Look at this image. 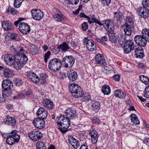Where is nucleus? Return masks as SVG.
I'll return each mask as SVG.
<instances>
[{"label": "nucleus", "instance_id": "nucleus-44", "mask_svg": "<svg viewBox=\"0 0 149 149\" xmlns=\"http://www.w3.org/2000/svg\"><path fill=\"white\" fill-rule=\"evenodd\" d=\"M14 84L17 86H20L23 83V81L19 78H15L14 80Z\"/></svg>", "mask_w": 149, "mask_h": 149}, {"label": "nucleus", "instance_id": "nucleus-24", "mask_svg": "<svg viewBox=\"0 0 149 149\" xmlns=\"http://www.w3.org/2000/svg\"><path fill=\"white\" fill-rule=\"evenodd\" d=\"M68 75L70 80L71 81L76 80L78 77L77 72L73 70H70L68 72Z\"/></svg>", "mask_w": 149, "mask_h": 149}, {"label": "nucleus", "instance_id": "nucleus-5", "mask_svg": "<svg viewBox=\"0 0 149 149\" xmlns=\"http://www.w3.org/2000/svg\"><path fill=\"white\" fill-rule=\"evenodd\" d=\"M62 63L61 60L58 58H54L49 61L48 67L51 70L53 71H56L61 68Z\"/></svg>", "mask_w": 149, "mask_h": 149}, {"label": "nucleus", "instance_id": "nucleus-63", "mask_svg": "<svg viewBox=\"0 0 149 149\" xmlns=\"http://www.w3.org/2000/svg\"><path fill=\"white\" fill-rule=\"evenodd\" d=\"M114 80L116 81H118L120 80V76L118 74L115 75L113 77Z\"/></svg>", "mask_w": 149, "mask_h": 149}, {"label": "nucleus", "instance_id": "nucleus-53", "mask_svg": "<svg viewBox=\"0 0 149 149\" xmlns=\"http://www.w3.org/2000/svg\"><path fill=\"white\" fill-rule=\"evenodd\" d=\"M111 2V0H101V2L102 4L104 5L107 6L109 5Z\"/></svg>", "mask_w": 149, "mask_h": 149}, {"label": "nucleus", "instance_id": "nucleus-59", "mask_svg": "<svg viewBox=\"0 0 149 149\" xmlns=\"http://www.w3.org/2000/svg\"><path fill=\"white\" fill-rule=\"evenodd\" d=\"M24 18H19L16 21L14 22V24L16 26H17L18 24L20 22L22 21L23 19H24Z\"/></svg>", "mask_w": 149, "mask_h": 149}, {"label": "nucleus", "instance_id": "nucleus-16", "mask_svg": "<svg viewBox=\"0 0 149 149\" xmlns=\"http://www.w3.org/2000/svg\"><path fill=\"white\" fill-rule=\"evenodd\" d=\"M122 28L123 29L125 35L130 36L134 31V26L123 24Z\"/></svg>", "mask_w": 149, "mask_h": 149}, {"label": "nucleus", "instance_id": "nucleus-7", "mask_svg": "<svg viewBox=\"0 0 149 149\" xmlns=\"http://www.w3.org/2000/svg\"><path fill=\"white\" fill-rule=\"evenodd\" d=\"M75 59L72 56H66L63 58L61 61L64 65L65 68H70L74 65V63Z\"/></svg>", "mask_w": 149, "mask_h": 149}, {"label": "nucleus", "instance_id": "nucleus-25", "mask_svg": "<svg viewBox=\"0 0 149 149\" xmlns=\"http://www.w3.org/2000/svg\"><path fill=\"white\" fill-rule=\"evenodd\" d=\"M27 77L29 79L34 83H38L40 79L36 75L32 72H30L27 75Z\"/></svg>", "mask_w": 149, "mask_h": 149}, {"label": "nucleus", "instance_id": "nucleus-38", "mask_svg": "<svg viewBox=\"0 0 149 149\" xmlns=\"http://www.w3.org/2000/svg\"><path fill=\"white\" fill-rule=\"evenodd\" d=\"M17 50V53L16 54V55L17 56V57L19 56V57H21L22 56L24 57V56H26L24 54V50L22 47H19Z\"/></svg>", "mask_w": 149, "mask_h": 149}, {"label": "nucleus", "instance_id": "nucleus-18", "mask_svg": "<svg viewBox=\"0 0 149 149\" xmlns=\"http://www.w3.org/2000/svg\"><path fill=\"white\" fill-rule=\"evenodd\" d=\"M133 50L134 55L136 58H142L144 57L143 49L141 47H135Z\"/></svg>", "mask_w": 149, "mask_h": 149}, {"label": "nucleus", "instance_id": "nucleus-57", "mask_svg": "<svg viewBox=\"0 0 149 149\" xmlns=\"http://www.w3.org/2000/svg\"><path fill=\"white\" fill-rule=\"evenodd\" d=\"M79 15L81 17H84L85 18L88 19H90V18L87 15H85L84 13H81Z\"/></svg>", "mask_w": 149, "mask_h": 149}, {"label": "nucleus", "instance_id": "nucleus-54", "mask_svg": "<svg viewBox=\"0 0 149 149\" xmlns=\"http://www.w3.org/2000/svg\"><path fill=\"white\" fill-rule=\"evenodd\" d=\"M88 24L85 22L83 23L82 25V28L84 31H86L88 28Z\"/></svg>", "mask_w": 149, "mask_h": 149}, {"label": "nucleus", "instance_id": "nucleus-20", "mask_svg": "<svg viewBox=\"0 0 149 149\" xmlns=\"http://www.w3.org/2000/svg\"><path fill=\"white\" fill-rule=\"evenodd\" d=\"M36 113L39 118L42 119L46 118L48 115L46 111L42 107L40 108L37 111Z\"/></svg>", "mask_w": 149, "mask_h": 149}, {"label": "nucleus", "instance_id": "nucleus-3", "mask_svg": "<svg viewBox=\"0 0 149 149\" xmlns=\"http://www.w3.org/2000/svg\"><path fill=\"white\" fill-rule=\"evenodd\" d=\"M19 133V132L15 130L12 131L10 133H9L8 135H9V137L6 140L7 143L12 145L18 142L19 141L20 138V135Z\"/></svg>", "mask_w": 149, "mask_h": 149}, {"label": "nucleus", "instance_id": "nucleus-32", "mask_svg": "<svg viewBox=\"0 0 149 149\" xmlns=\"http://www.w3.org/2000/svg\"><path fill=\"white\" fill-rule=\"evenodd\" d=\"M58 48L59 49H61L63 52H65L68 49H71L68 45L65 42L59 45L58 47Z\"/></svg>", "mask_w": 149, "mask_h": 149}, {"label": "nucleus", "instance_id": "nucleus-47", "mask_svg": "<svg viewBox=\"0 0 149 149\" xmlns=\"http://www.w3.org/2000/svg\"><path fill=\"white\" fill-rule=\"evenodd\" d=\"M144 95L146 97L149 98V85L148 86L145 88Z\"/></svg>", "mask_w": 149, "mask_h": 149}, {"label": "nucleus", "instance_id": "nucleus-51", "mask_svg": "<svg viewBox=\"0 0 149 149\" xmlns=\"http://www.w3.org/2000/svg\"><path fill=\"white\" fill-rule=\"evenodd\" d=\"M53 11L54 14L58 16L61 14V12L59 10L56 8H54L53 9Z\"/></svg>", "mask_w": 149, "mask_h": 149}, {"label": "nucleus", "instance_id": "nucleus-52", "mask_svg": "<svg viewBox=\"0 0 149 149\" xmlns=\"http://www.w3.org/2000/svg\"><path fill=\"white\" fill-rule=\"evenodd\" d=\"M142 7H148L149 6V0H143L142 2Z\"/></svg>", "mask_w": 149, "mask_h": 149}, {"label": "nucleus", "instance_id": "nucleus-15", "mask_svg": "<svg viewBox=\"0 0 149 149\" xmlns=\"http://www.w3.org/2000/svg\"><path fill=\"white\" fill-rule=\"evenodd\" d=\"M134 41L140 47H145L146 45V40L141 35L135 36Z\"/></svg>", "mask_w": 149, "mask_h": 149}, {"label": "nucleus", "instance_id": "nucleus-21", "mask_svg": "<svg viewBox=\"0 0 149 149\" xmlns=\"http://www.w3.org/2000/svg\"><path fill=\"white\" fill-rule=\"evenodd\" d=\"M15 57L12 54H9L6 55L5 57V61L8 65H13L15 60Z\"/></svg>", "mask_w": 149, "mask_h": 149}, {"label": "nucleus", "instance_id": "nucleus-4", "mask_svg": "<svg viewBox=\"0 0 149 149\" xmlns=\"http://www.w3.org/2000/svg\"><path fill=\"white\" fill-rule=\"evenodd\" d=\"M92 19L95 23L97 24L100 26L105 25L106 29L107 32H110L111 30H113L112 28L114 26V22L111 19L105 20L102 21L103 24L101 23L99 20L97 19L95 17H93Z\"/></svg>", "mask_w": 149, "mask_h": 149}, {"label": "nucleus", "instance_id": "nucleus-1", "mask_svg": "<svg viewBox=\"0 0 149 149\" xmlns=\"http://www.w3.org/2000/svg\"><path fill=\"white\" fill-rule=\"evenodd\" d=\"M76 111L74 109L70 108L65 111V115H61L57 117L56 120L58 124L61 127H58L59 130L63 133H65L70 125V121L69 118H74L76 116Z\"/></svg>", "mask_w": 149, "mask_h": 149}, {"label": "nucleus", "instance_id": "nucleus-37", "mask_svg": "<svg viewBox=\"0 0 149 149\" xmlns=\"http://www.w3.org/2000/svg\"><path fill=\"white\" fill-rule=\"evenodd\" d=\"M102 91L104 95H109L111 92V89L109 86L106 85H104L102 87Z\"/></svg>", "mask_w": 149, "mask_h": 149}, {"label": "nucleus", "instance_id": "nucleus-26", "mask_svg": "<svg viewBox=\"0 0 149 149\" xmlns=\"http://www.w3.org/2000/svg\"><path fill=\"white\" fill-rule=\"evenodd\" d=\"M108 32L109 40L112 43L116 42L118 38L117 34L114 33L113 30H111L110 32Z\"/></svg>", "mask_w": 149, "mask_h": 149}, {"label": "nucleus", "instance_id": "nucleus-36", "mask_svg": "<svg viewBox=\"0 0 149 149\" xmlns=\"http://www.w3.org/2000/svg\"><path fill=\"white\" fill-rule=\"evenodd\" d=\"M37 149H46L45 142L42 141H38L36 143Z\"/></svg>", "mask_w": 149, "mask_h": 149}, {"label": "nucleus", "instance_id": "nucleus-58", "mask_svg": "<svg viewBox=\"0 0 149 149\" xmlns=\"http://www.w3.org/2000/svg\"><path fill=\"white\" fill-rule=\"evenodd\" d=\"M70 44L71 47H72L74 48L77 47L78 45L77 43L74 41H72L70 42Z\"/></svg>", "mask_w": 149, "mask_h": 149}, {"label": "nucleus", "instance_id": "nucleus-8", "mask_svg": "<svg viewBox=\"0 0 149 149\" xmlns=\"http://www.w3.org/2000/svg\"><path fill=\"white\" fill-rule=\"evenodd\" d=\"M83 42L85 44H86L87 49L89 51L93 52L96 50V45L93 40L88 39L85 38L83 40Z\"/></svg>", "mask_w": 149, "mask_h": 149}, {"label": "nucleus", "instance_id": "nucleus-49", "mask_svg": "<svg viewBox=\"0 0 149 149\" xmlns=\"http://www.w3.org/2000/svg\"><path fill=\"white\" fill-rule=\"evenodd\" d=\"M81 97H82V100L83 101H88L91 98V96L88 94L83 95Z\"/></svg>", "mask_w": 149, "mask_h": 149}, {"label": "nucleus", "instance_id": "nucleus-46", "mask_svg": "<svg viewBox=\"0 0 149 149\" xmlns=\"http://www.w3.org/2000/svg\"><path fill=\"white\" fill-rule=\"evenodd\" d=\"M46 76L44 74H40V80L41 83L42 84H44L46 82Z\"/></svg>", "mask_w": 149, "mask_h": 149}, {"label": "nucleus", "instance_id": "nucleus-27", "mask_svg": "<svg viewBox=\"0 0 149 149\" xmlns=\"http://www.w3.org/2000/svg\"><path fill=\"white\" fill-rule=\"evenodd\" d=\"M123 17V14L120 11H118L114 13V19H116L118 22L120 23L122 22Z\"/></svg>", "mask_w": 149, "mask_h": 149}, {"label": "nucleus", "instance_id": "nucleus-22", "mask_svg": "<svg viewBox=\"0 0 149 149\" xmlns=\"http://www.w3.org/2000/svg\"><path fill=\"white\" fill-rule=\"evenodd\" d=\"M13 25L9 21H3L2 23V27L6 31L11 30L13 29Z\"/></svg>", "mask_w": 149, "mask_h": 149}, {"label": "nucleus", "instance_id": "nucleus-40", "mask_svg": "<svg viewBox=\"0 0 149 149\" xmlns=\"http://www.w3.org/2000/svg\"><path fill=\"white\" fill-rule=\"evenodd\" d=\"M118 36L119 38H118V40L120 44H121L123 43L126 41V36L125 35L121 34Z\"/></svg>", "mask_w": 149, "mask_h": 149}, {"label": "nucleus", "instance_id": "nucleus-64", "mask_svg": "<svg viewBox=\"0 0 149 149\" xmlns=\"http://www.w3.org/2000/svg\"><path fill=\"white\" fill-rule=\"evenodd\" d=\"M93 123H99L100 122L99 120L96 117H94L92 120Z\"/></svg>", "mask_w": 149, "mask_h": 149}, {"label": "nucleus", "instance_id": "nucleus-30", "mask_svg": "<svg viewBox=\"0 0 149 149\" xmlns=\"http://www.w3.org/2000/svg\"><path fill=\"white\" fill-rule=\"evenodd\" d=\"M124 18L125 21L124 24L134 26V20L130 16H126Z\"/></svg>", "mask_w": 149, "mask_h": 149}, {"label": "nucleus", "instance_id": "nucleus-39", "mask_svg": "<svg viewBox=\"0 0 149 149\" xmlns=\"http://www.w3.org/2000/svg\"><path fill=\"white\" fill-rule=\"evenodd\" d=\"M131 120L132 122L136 124H139V121L137 116L134 114L132 113L130 116Z\"/></svg>", "mask_w": 149, "mask_h": 149}, {"label": "nucleus", "instance_id": "nucleus-61", "mask_svg": "<svg viewBox=\"0 0 149 149\" xmlns=\"http://www.w3.org/2000/svg\"><path fill=\"white\" fill-rule=\"evenodd\" d=\"M19 47H15L14 45L10 47V49L11 50L17 52L18 51V48Z\"/></svg>", "mask_w": 149, "mask_h": 149}, {"label": "nucleus", "instance_id": "nucleus-50", "mask_svg": "<svg viewBox=\"0 0 149 149\" xmlns=\"http://www.w3.org/2000/svg\"><path fill=\"white\" fill-rule=\"evenodd\" d=\"M51 53L50 51H48L45 55L44 60L45 62H47V59L49 58Z\"/></svg>", "mask_w": 149, "mask_h": 149}, {"label": "nucleus", "instance_id": "nucleus-13", "mask_svg": "<svg viewBox=\"0 0 149 149\" xmlns=\"http://www.w3.org/2000/svg\"><path fill=\"white\" fill-rule=\"evenodd\" d=\"M19 29L21 33L24 34H27L30 31V28L29 26L24 23H20L19 25Z\"/></svg>", "mask_w": 149, "mask_h": 149}, {"label": "nucleus", "instance_id": "nucleus-45", "mask_svg": "<svg viewBox=\"0 0 149 149\" xmlns=\"http://www.w3.org/2000/svg\"><path fill=\"white\" fill-rule=\"evenodd\" d=\"M23 1V0H15L14 3V6L16 8L19 7Z\"/></svg>", "mask_w": 149, "mask_h": 149}, {"label": "nucleus", "instance_id": "nucleus-41", "mask_svg": "<svg viewBox=\"0 0 149 149\" xmlns=\"http://www.w3.org/2000/svg\"><path fill=\"white\" fill-rule=\"evenodd\" d=\"M140 80L146 84L148 85L149 83V79L147 76L141 75L140 76Z\"/></svg>", "mask_w": 149, "mask_h": 149}, {"label": "nucleus", "instance_id": "nucleus-28", "mask_svg": "<svg viewBox=\"0 0 149 149\" xmlns=\"http://www.w3.org/2000/svg\"><path fill=\"white\" fill-rule=\"evenodd\" d=\"M95 60L99 64H102L104 65H106V63L105 60L103 59V55L101 54H97L96 56Z\"/></svg>", "mask_w": 149, "mask_h": 149}, {"label": "nucleus", "instance_id": "nucleus-9", "mask_svg": "<svg viewBox=\"0 0 149 149\" xmlns=\"http://www.w3.org/2000/svg\"><path fill=\"white\" fill-rule=\"evenodd\" d=\"M134 43L131 40H126L124 46V52L126 54H128L131 51H133L135 47H134Z\"/></svg>", "mask_w": 149, "mask_h": 149}, {"label": "nucleus", "instance_id": "nucleus-23", "mask_svg": "<svg viewBox=\"0 0 149 149\" xmlns=\"http://www.w3.org/2000/svg\"><path fill=\"white\" fill-rule=\"evenodd\" d=\"M68 140L69 143L75 149H77L80 146V143L79 141L73 137H69Z\"/></svg>", "mask_w": 149, "mask_h": 149}, {"label": "nucleus", "instance_id": "nucleus-31", "mask_svg": "<svg viewBox=\"0 0 149 149\" xmlns=\"http://www.w3.org/2000/svg\"><path fill=\"white\" fill-rule=\"evenodd\" d=\"M91 107L94 111H98L100 108V103L96 101L92 100L91 102Z\"/></svg>", "mask_w": 149, "mask_h": 149}, {"label": "nucleus", "instance_id": "nucleus-2", "mask_svg": "<svg viewBox=\"0 0 149 149\" xmlns=\"http://www.w3.org/2000/svg\"><path fill=\"white\" fill-rule=\"evenodd\" d=\"M69 88L70 91L74 97H81L83 95V92L82 88L77 84H70L69 86Z\"/></svg>", "mask_w": 149, "mask_h": 149}, {"label": "nucleus", "instance_id": "nucleus-42", "mask_svg": "<svg viewBox=\"0 0 149 149\" xmlns=\"http://www.w3.org/2000/svg\"><path fill=\"white\" fill-rule=\"evenodd\" d=\"M10 37L12 40L15 41H19L21 39L20 36L17 34L15 33H11L10 35Z\"/></svg>", "mask_w": 149, "mask_h": 149}, {"label": "nucleus", "instance_id": "nucleus-11", "mask_svg": "<svg viewBox=\"0 0 149 149\" xmlns=\"http://www.w3.org/2000/svg\"><path fill=\"white\" fill-rule=\"evenodd\" d=\"M31 13L33 18L37 20H41L44 17L43 13L40 10L38 9H32Z\"/></svg>", "mask_w": 149, "mask_h": 149}, {"label": "nucleus", "instance_id": "nucleus-14", "mask_svg": "<svg viewBox=\"0 0 149 149\" xmlns=\"http://www.w3.org/2000/svg\"><path fill=\"white\" fill-rule=\"evenodd\" d=\"M44 120L40 118H36L33 120V123L36 128L41 129L45 126V122Z\"/></svg>", "mask_w": 149, "mask_h": 149}, {"label": "nucleus", "instance_id": "nucleus-19", "mask_svg": "<svg viewBox=\"0 0 149 149\" xmlns=\"http://www.w3.org/2000/svg\"><path fill=\"white\" fill-rule=\"evenodd\" d=\"M2 87L5 91H10L13 87V84L9 80H4L2 82Z\"/></svg>", "mask_w": 149, "mask_h": 149}, {"label": "nucleus", "instance_id": "nucleus-35", "mask_svg": "<svg viewBox=\"0 0 149 149\" xmlns=\"http://www.w3.org/2000/svg\"><path fill=\"white\" fill-rule=\"evenodd\" d=\"M114 95L116 97L120 98L123 99L125 97V95L123 92L120 90H115Z\"/></svg>", "mask_w": 149, "mask_h": 149}, {"label": "nucleus", "instance_id": "nucleus-62", "mask_svg": "<svg viewBox=\"0 0 149 149\" xmlns=\"http://www.w3.org/2000/svg\"><path fill=\"white\" fill-rule=\"evenodd\" d=\"M54 18L55 19V20L58 22H61L62 21L61 19L59 17H57L56 15L53 16Z\"/></svg>", "mask_w": 149, "mask_h": 149}, {"label": "nucleus", "instance_id": "nucleus-55", "mask_svg": "<svg viewBox=\"0 0 149 149\" xmlns=\"http://www.w3.org/2000/svg\"><path fill=\"white\" fill-rule=\"evenodd\" d=\"M7 11L14 15L16 13V11L13 8H11L10 7H9L7 10Z\"/></svg>", "mask_w": 149, "mask_h": 149}, {"label": "nucleus", "instance_id": "nucleus-56", "mask_svg": "<svg viewBox=\"0 0 149 149\" xmlns=\"http://www.w3.org/2000/svg\"><path fill=\"white\" fill-rule=\"evenodd\" d=\"M89 134L90 136H96V135H97L98 133L97 132L94 130H93L90 131L89 133Z\"/></svg>", "mask_w": 149, "mask_h": 149}, {"label": "nucleus", "instance_id": "nucleus-12", "mask_svg": "<svg viewBox=\"0 0 149 149\" xmlns=\"http://www.w3.org/2000/svg\"><path fill=\"white\" fill-rule=\"evenodd\" d=\"M137 12L139 13V15L144 18L148 17L149 16V10L145 7H140L137 9Z\"/></svg>", "mask_w": 149, "mask_h": 149}, {"label": "nucleus", "instance_id": "nucleus-29", "mask_svg": "<svg viewBox=\"0 0 149 149\" xmlns=\"http://www.w3.org/2000/svg\"><path fill=\"white\" fill-rule=\"evenodd\" d=\"M42 103L44 107L47 109H51L53 107V103L52 101L48 99H44Z\"/></svg>", "mask_w": 149, "mask_h": 149}, {"label": "nucleus", "instance_id": "nucleus-60", "mask_svg": "<svg viewBox=\"0 0 149 149\" xmlns=\"http://www.w3.org/2000/svg\"><path fill=\"white\" fill-rule=\"evenodd\" d=\"M5 95H4V97L5 98H6V97H8V96L11 95V92L10 91H10H6L5 92ZM6 99H5V100Z\"/></svg>", "mask_w": 149, "mask_h": 149}, {"label": "nucleus", "instance_id": "nucleus-10", "mask_svg": "<svg viewBox=\"0 0 149 149\" xmlns=\"http://www.w3.org/2000/svg\"><path fill=\"white\" fill-rule=\"evenodd\" d=\"M29 138L34 141H36L40 139L42 137V133L39 131H33L28 134Z\"/></svg>", "mask_w": 149, "mask_h": 149}, {"label": "nucleus", "instance_id": "nucleus-43", "mask_svg": "<svg viewBox=\"0 0 149 149\" xmlns=\"http://www.w3.org/2000/svg\"><path fill=\"white\" fill-rule=\"evenodd\" d=\"M30 49L31 51L33 52L35 54H38L39 52L37 47L34 44L31 45Z\"/></svg>", "mask_w": 149, "mask_h": 149}, {"label": "nucleus", "instance_id": "nucleus-34", "mask_svg": "<svg viewBox=\"0 0 149 149\" xmlns=\"http://www.w3.org/2000/svg\"><path fill=\"white\" fill-rule=\"evenodd\" d=\"M3 75L6 78L11 77L13 76V71L8 68H4L3 70Z\"/></svg>", "mask_w": 149, "mask_h": 149}, {"label": "nucleus", "instance_id": "nucleus-17", "mask_svg": "<svg viewBox=\"0 0 149 149\" xmlns=\"http://www.w3.org/2000/svg\"><path fill=\"white\" fill-rule=\"evenodd\" d=\"M4 121L5 124L12 126H14L16 124V120L13 117H11L9 115H7L4 117Z\"/></svg>", "mask_w": 149, "mask_h": 149}, {"label": "nucleus", "instance_id": "nucleus-48", "mask_svg": "<svg viewBox=\"0 0 149 149\" xmlns=\"http://www.w3.org/2000/svg\"><path fill=\"white\" fill-rule=\"evenodd\" d=\"M91 136L92 143L94 144L96 143L98 137V134L96 135V136Z\"/></svg>", "mask_w": 149, "mask_h": 149}, {"label": "nucleus", "instance_id": "nucleus-33", "mask_svg": "<svg viewBox=\"0 0 149 149\" xmlns=\"http://www.w3.org/2000/svg\"><path fill=\"white\" fill-rule=\"evenodd\" d=\"M142 35L146 40V42H149V29H145L142 31Z\"/></svg>", "mask_w": 149, "mask_h": 149}, {"label": "nucleus", "instance_id": "nucleus-6", "mask_svg": "<svg viewBox=\"0 0 149 149\" xmlns=\"http://www.w3.org/2000/svg\"><path fill=\"white\" fill-rule=\"evenodd\" d=\"M14 63V67L16 69H20L22 68L24 64H25L28 61L27 56H22L21 57H17Z\"/></svg>", "mask_w": 149, "mask_h": 149}]
</instances>
